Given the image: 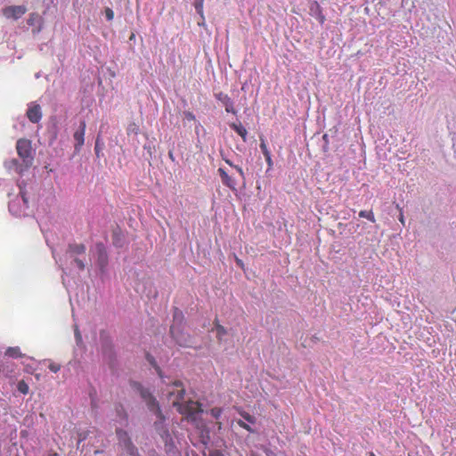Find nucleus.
I'll return each instance as SVG.
<instances>
[{
    "instance_id": "nucleus-19",
    "label": "nucleus",
    "mask_w": 456,
    "mask_h": 456,
    "mask_svg": "<svg viewBox=\"0 0 456 456\" xmlns=\"http://www.w3.org/2000/svg\"><path fill=\"white\" fill-rule=\"evenodd\" d=\"M216 337L219 340L222 339V338L226 334V330L224 326L216 323Z\"/></svg>"
},
{
    "instance_id": "nucleus-33",
    "label": "nucleus",
    "mask_w": 456,
    "mask_h": 456,
    "mask_svg": "<svg viewBox=\"0 0 456 456\" xmlns=\"http://www.w3.org/2000/svg\"><path fill=\"white\" fill-rule=\"evenodd\" d=\"M399 221L404 224V217H403V215L401 213L400 216H399Z\"/></svg>"
},
{
    "instance_id": "nucleus-14",
    "label": "nucleus",
    "mask_w": 456,
    "mask_h": 456,
    "mask_svg": "<svg viewBox=\"0 0 456 456\" xmlns=\"http://www.w3.org/2000/svg\"><path fill=\"white\" fill-rule=\"evenodd\" d=\"M231 127L241 136L244 142H246L248 133L246 128L240 123L232 124Z\"/></svg>"
},
{
    "instance_id": "nucleus-4",
    "label": "nucleus",
    "mask_w": 456,
    "mask_h": 456,
    "mask_svg": "<svg viewBox=\"0 0 456 456\" xmlns=\"http://www.w3.org/2000/svg\"><path fill=\"white\" fill-rule=\"evenodd\" d=\"M20 195L9 203L10 212L16 216L27 215L28 209V197L25 185L20 184Z\"/></svg>"
},
{
    "instance_id": "nucleus-38",
    "label": "nucleus",
    "mask_w": 456,
    "mask_h": 456,
    "mask_svg": "<svg viewBox=\"0 0 456 456\" xmlns=\"http://www.w3.org/2000/svg\"><path fill=\"white\" fill-rule=\"evenodd\" d=\"M210 456H220L219 453H212Z\"/></svg>"
},
{
    "instance_id": "nucleus-16",
    "label": "nucleus",
    "mask_w": 456,
    "mask_h": 456,
    "mask_svg": "<svg viewBox=\"0 0 456 456\" xmlns=\"http://www.w3.org/2000/svg\"><path fill=\"white\" fill-rule=\"evenodd\" d=\"M183 318V313L175 308L173 314L174 323L172 325L181 327Z\"/></svg>"
},
{
    "instance_id": "nucleus-21",
    "label": "nucleus",
    "mask_w": 456,
    "mask_h": 456,
    "mask_svg": "<svg viewBox=\"0 0 456 456\" xmlns=\"http://www.w3.org/2000/svg\"><path fill=\"white\" fill-rule=\"evenodd\" d=\"M18 390L23 394V395H27L28 393V385L24 381V380H20L19 383H18Z\"/></svg>"
},
{
    "instance_id": "nucleus-13",
    "label": "nucleus",
    "mask_w": 456,
    "mask_h": 456,
    "mask_svg": "<svg viewBox=\"0 0 456 456\" xmlns=\"http://www.w3.org/2000/svg\"><path fill=\"white\" fill-rule=\"evenodd\" d=\"M218 172L220 174L223 183L229 188L235 190V181L231 176H229L228 174L223 168H219Z\"/></svg>"
},
{
    "instance_id": "nucleus-40",
    "label": "nucleus",
    "mask_w": 456,
    "mask_h": 456,
    "mask_svg": "<svg viewBox=\"0 0 456 456\" xmlns=\"http://www.w3.org/2000/svg\"><path fill=\"white\" fill-rule=\"evenodd\" d=\"M370 456H376L373 452H370Z\"/></svg>"
},
{
    "instance_id": "nucleus-36",
    "label": "nucleus",
    "mask_w": 456,
    "mask_h": 456,
    "mask_svg": "<svg viewBox=\"0 0 456 456\" xmlns=\"http://www.w3.org/2000/svg\"><path fill=\"white\" fill-rule=\"evenodd\" d=\"M225 162L231 167H234V165L229 159H225Z\"/></svg>"
},
{
    "instance_id": "nucleus-35",
    "label": "nucleus",
    "mask_w": 456,
    "mask_h": 456,
    "mask_svg": "<svg viewBox=\"0 0 456 456\" xmlns=\"http://www.w3.org/2000/svg\"><path fill=\"white\" fill-rule=\"evenodd\" d=\"M186 117L188 119H194V116L191 113H187Z\"/></svg>"
},
{
    "instance_id": "nucleus-11",
    "label": "nucleus",
    "mask_w": 456,
    "mask_h": 456,
    "mask_svg": "<svg viewBox=\"0 0 456 456\" xmlns=\"http://www.w3.org/2000/svg\"><path fill=\"white\" fill-rule=\"evenodd\" d=\"M27 116L31 122L37 123L42 117L40 106L31 105L27 111Z\"/></svg>"
},
{
    "instance_id": "nucleus-28",
    "label": "nucleus",
    "mask_w": 456,
    "mask_h": 456,
    "mask_svg": "<svg viewBox=\"0 0 456 456\" xmlns=\"http://www.w3.org/2000/svg\"><path fill=\"white\" fill-rule=\"evenodd\" d=\"M210 413L214 418L218 419L222 413V410L220 408H213Z\"/></svg>"
},
{
    "instance_id": "nucleus-42",
    "label": "nucleus",
    "mask_w": 456,
    "mask_h": 456,
    "mask_svg": "<svg viewBox=\"0 0 456 456\" xmlns=\"http://www.w3.org/2000/svg\"><path fill=\"white\" fill-rule=\"evenodd\" d=\"M169 157L172 159L173 158V154L171 152H169Z\"/></svg>"
},
{
    "instance_id": "nucleus-34",
    "label": "nucleus",
    "mask_w": 456,
    "mask_h": 456,
    "mask_svg": "<svg viewBox=\"0 0 456 456\" xmlns=\"http://www.w3.org/2000/svg\"><path fill=\"white\" fill-rule=\"evenodd\" d=\"M236 263L238 264L239 266L243 267L242 261L240 259L237 258V257H236Z\"/></svg>"
},
{
    "instance_id": "nucleus-31",
    "label": "nucleus",
    "mask_w": 456,
    "mask_h": 456,
    "mask_svg": "<svg viewBox=\"0 0 456 456\" xmlns=\"http://www.w3.org/2000/svg\"><path fill=\"white\" fill-rule=\"evenodd\" d=\"M234 168L237 170V172L240 174V175L244 178V172H243L242 168L239 166H234Z\"/></svg>"
},
{
    "instance_id": "nucleus-18",
    "label": "nucleus",
    "mask_w": 456,
    "mask_h": 456,
    "mask_svg": "<svg viewBox=\"0 0 456 456\" xmlns=\"http://www.w3.org/2000/svg\"><path fill=\"white\" fill-rule=\"evenodd\" d=\"M359 216L367 218L368 220H370L372 223H374L376 221L372 211L362 210L359 213Z\"/></svg>"
},
{
    "instance_id": "nucleus-29",
    "label": "nucleus",
    "mask_w": 456,
    "mask_h": 456,
    "mask_svg": "<svg viewBox=\"0 0 456 456\" xmlns=\"http://www.w3.org/2000/svg\"><path fill=\"white\" fill-rule=\"evenodd\" d=\"M105 15L108 20H111L114 18V12L110 8H106Z\"/></svg>"
},
{
    "instance_id": "nucleus-22",
    "label": "nucleus",
    "mask_w": 456,
    "mask_h": 456,
    "mask_svg": "<svg viewBox=\"0 0 456 456\" xmlns=\"http://www.w3.org/2000/svg\"><path fill=\"white\" fill-rule=\"evenodd\" d=\"M237 424L245 428L246 430H248V432L250 433H255V430L248 425L247 424V421H243L242 419H238L237 420Z\"/></svg>"
},
{
    "instance_id": "nucleus-20",
    "label": "nucleus",
    "mask_w": 456,
    "mask_h": 456,
    "mask_svg": "<svg viewBox=\"0 0 456 456\" xmlns=\"http://www.w3.org/2000/svg\"><path fill=\"white\" fill-rule=\"evenodd\" d=\"M195 9L197 12L200 15L202 21H204L205 17L203 14V0H197L195 3Z\"/></svg>"
},
{
    "instance_id": "nucleus-2",
    "label": "nucleus",
    "mask_w": 456,
    "mask_h": 456,
    "mask_svg": "<svg viewBox=\"0 0 456 456\" xmlns=\"http://www.w3.org/2000/svg\"><path fill=\"white\" fill-rule=\"evenodd\" d=\"M140 395L148 409L157 417V419L154 422V428L156 432L159 435L163 442L167 444L172 438L165 422V417L161 411L159 402L148 389L141 388Z\"/></svg>"
},
{
    "instance_id": "nucleus-24",
    "label": "nucleus",
    "mask_w": 456,
    "mask_h": 456,
    "mask_svg": "<svg viewBox=\"0 0 456 456\" xmlns=\"http://www.w3.org/2000/svg\"><path fill=\"white\" fill-rule=\"evenodd\" d=\"M240 415L242 416V418L248 421V423L250 424H255L256 422V418L253 417L252 415L247 413V412H241Z\"/></svg>"
},
{
    "instance_id": "nucleus-23",
    "label": "nucleus",
    "mask_w": 456,
    "mask_h": 456,
    "mask_svg": "<svg viewBox=\"0 0 456 456\" xmlns=\"http://www.w3.org/2000/svg\"><path fill=\"white\" fill-rule=\"evenodd\" d=\"M75 338H76V342H77V346H81L82 345V336H81V333L78 330V327L77 325H75Z\"/></svg>"
},
{
    "instance_id": "nucleus-25",
    "label": "nucleus",
    "mask_w": 456,
    "mask_h": 456,
    "mask_svg": "<svg viewBox=\"0 0 456 456\" xmlns=\"http://www.w3.org/2000/svg\"><path fill=\"white\" fill-rule=\"evenodd\" d=\"M139 132V127L134 124H130L127 127V133L128 134H137Z\"/></svg>"
},
{
    "instance_id": "nucleus-30",
    "label": "nucleus",
    "mask_w": 456,
    "mask_h": 456,
    "mask_svg": "<svg viewBox=\"0 0 456 456\" xmlns=\"http://www.w3.org/2000/svg\"><path fill=\"white\" fill-rule=\"evenodd\" d=\"M317 11H318V14H317V19L319 20V21L322 24L325 20V18L324 16L322 14L321 11L319 10V6H317Z\"/></svg>"
},
{
    "instance_id": "nucleus-27",
    "label": "nucleus",
    "mask_w": 456,
    "mask_h": 456,
    "mask_svg": "<svg viewBox=\"0 0 456 456\" xmlns=\"http://www.w3.org/2000/svg\"><path fill=\"white\" fill-rule=\"evenodd\" d=\"M39 15L32 13L30 14L29 19L28 20V23L29 25H34L35 22L39 20Z\"/></svg>"
},
{
    "instance_id": "nucleus-44",
    "label": "nucleus",
    "mask_w": 456,
    "mask_h": 456,
    "mask_svg": "<svg viewBox=\"0 0 456 456\" xmlns=\"http://www.w3.org/2000/svg\"><path fill=\"white\" fill-rule=\"evenodd\" d=\"M250 456H257V455H256V454H255V453H252Z\"/></svg>"
},
{
    "instance_id": "nucleus-39",
    "label": "nucleus",
    "mask_w": 456,
    "mask_h": 456,
    "mask_svg": "<svg viewBox=\"0 0 456 456\" xmlns=\"http://www.w3.org/2000/svg\"><path fill=\"white\" fill-rule=\"evenodd\" d=\"M49 456H59L57 453H52Z\"/></svg>"
},
{
    "instance_id": "nucleus-32",
    "label": "nucleus",
    "mask_w": 456,
    "mask_h": 456,
    "mask_svg": "<svg viewBox=\"0 0 456 456\" xmlns=\"http://www.w3.org/2000/svg\"><path fill=\"white\" fill-rule=\"evenodd\" d=\"M94 150H95L96 155H97V156H99V153H100V147H99V142H98V140L96 141Z\"/></svg>"
},
{
    "instance_id": "nucleus-9",
    "label": "nucleus",
    "mask_w": 456,
    "mask_h": 456,
    "mask_svg": "<svg viewBox=\"0 0 456 456\" xmlns=\"http://www.w3.org/2000/svg\"><path fill=\"white\" fill-rule=\"evenodd\" d=\"M27 9L23 5H12L3 9V14L7 19L18 20L25 12Z\"/></svg>"
},
{
    "instance_id": "nucleus-5",
    "label": "nucleus",
    "mask_w": 456,
    "mask_h": 456,
    "mask_svg": "<svg viewBox=\"0 0 456 456\" xmlns=\"http://www.w3.org/2000/svg\"><path fill=\"white\" fill-rule=\"evenodd\" d=\"M92 252H94L96 265L101 273H105L107 272V266L109 264V256L105 246L101 242L96 243L94 249L92 250Z\"/></svg>"
},
{
    "instance_id": "nucleus-15",
    "label": "nucleus",
    "mask_w": 456,
    "mask_h": 456,
    "mask_svg": "<svg viewBox=\"0 0 456 456\" xmlns=\"http://www.w3.org/2000/svg\"><path fill=\"white\" fill-rule=\"evenodd\" d=\"M260 148L262 150V152H263V154H264V156L265 158V160H266L268 166L271 167L273 166L271 153L268 151L267 146H266V144H265L264 140H261Z\"/></svg>"
},
{
    "instance_id": "nucleus-7",
    "label": "nucleus",
    "mask_w": 456,
    "mask_h": 456,
    "mask_svg": "<svg viewBox=\"0 0 456 456\" xmlns=\"http://www.w3.org/2000/svg\"><path fill=\"white\" fill-rule=\"evenodd\" d=\"M170 333L173 338L176 341V343L181 346H191V336L184 332L182 327H178L176 325H172L170 328Z\"/></svg>"
},
{
    "instance_id": "nucleus-12",
    "label": "nucleus",
    "mask_w": 456,
    "mask_h": 456,
    "mask_svg": "<svg viewBox=\"0 0 456 456\" xmlns=\"http://www.w3.org/2000/svg\"><path fill=\"white\" fill-rule=\"evenodd\" d=\"M216 98L224 105L225 110L227 112H232L233 114L235 113L233 102L227 94L220 93L216 95Z\"/></svg>"
},
{
    "instance_id": "nucleus-3",
    "label": "nucleus",
    "mask_w": 456,
    "mask_h": 456,
    "mask_svg": "<svg viewBox=\"0 0 456 456\" xmlns=\"http://www.w3.org/2000/svg\"><path fill=\"white\" fill-rule=\"evenodd\" d=\"M86 248L82 243H72L69 244L64 257H60L57 260L60 266L64 270L68 268L69 265L71 268H75L79 272H82L86 269Z\"/></svg>"
},
{
    "instance_id": "nucleus-10",
    "label": "nucleus",
    "mask_w": 456,
    "mask_h": 456,
    "mask_svg": "<svg viewBox=\"0 0 456 456\" xmlns=\"http://www.w3.org/2000/svg\"><path fill=\"white\" fill-rule=\"evenodd\" d=\"M86 122L81 121L78 129L74 133V140L76 142L75 150L78 151L85 142V131H86Z\"/></svg>"
},
{
    "instance_id": "nucleus-6",
    "label": "nucleus",
    "mask_w": 456,
    "mask_h": 456,
    "mask_svg": "<svg viewBox=\"0 0 456 456\" xmlns=\"http://www.w3.org/2000/svg\"><path fill=\"white\" fill-rule=\"evenodd\" d=\"M16 149L18 155L23 159L26 166L31 165L33 157L30 141L26 139H20L17 142Z\"/></svg>"
},
{
    "instance_id": "nucleus-37",
    "label": "nucleus",
    "mask_w": 456,
    "mask_h": 456,
    "mask_svg": "<svg viewBox=\"0 0 456 456\" xmlns=\"http://www.w3.org/2000/svg\"><path fill=\"white\" fill-rule=\"evenodd\" d=\"M322 139L326 142V143L328 142V135L327 134H324L322 136Z\"/></svg>"
},
{
    "instance_id": "nucleus-26",
    "label": "nucleus",
    "mask_w": 456,
    "mask_h": 456,
    "mask_svg": "<svg viewBox=\"0 0 456 456\" xmlns=\"http://www.w3.org/2000/svg\"><path fill=\"white\" fill-rule=\"evenodd\" d=\"M48 368L53 371V372H58L60 370H61V365L60 364H57V363H54L53 362L50 361V363H49V366Z\"/></svg>"
},
{
    "instance_id": "nucleus-41",
    "label": "nucleus",
    "mask_w": 456,
    "mask_h": 456,
    "mask_svg": "<svg viewBox=\"0 0 456 456\" xmlns=\"http://www.w3.org/2000/svg\"><path fill=\"white\" fill-rule=\"evenodd\" d=\"M40 77L39 73L36 75V77L38 78Z\"/></svg>"
},
{
    "instance_id": "nucleus-1",
    "label": "nucleus",
    "mask_w": 456,
    "mask_h": 456,
    "mask_svg": "<svg viewBox=\"0 0 456 456\" xmlns=\"http://www.w3.org/2000/svg\"><path fill=\"white\" fill-rule=\"evenodd\" d=\"M184 395L185 388L180 381L166 383L165 387H161L162 399L176 408L180 414L185 415L188 420L196 423L202 412L200 404L191 399L185 400Z\"/></svg>"
},
{
    "instance_id": "nucleus-43",
    "label": "nucleus",
    "mask_w": 456,
    "mask_h": 456,
    "mask_svg": "<svg viewBox=\"0 0 456 456\" xmlns=\"http://www.w3.org/2000/svg\"><path fill=\"white\" fill-rule=\"evenodd\" d=\"M84 439H85V436L80 437V438H79V441H82V440H84Z\"/></svg>"
},
{
    "instance_id": "nucleus-17",
    "label": "nucleus",
    "mask_w": 456,
    "mask_h": 456,
    "mask_svg": "<svg viewBox=\"0 0 456 456\" xmlns=\"http://www.w3.org/2000/svg\"><path fill=\"white\" fill-rule=\"evenodd\" d=\"M5 354L8 356L13 357V358H18V357L22 356V354L20 353V348L17 346L16 347H9L5 352Z\"/></svg>"
},
{
    "instance_id": "nucleus-8",
    "label": "nucleus",
    "mask_w": 456,
    "mask_h": 456,
    "mask_svg": "<svg viewBox=\"0 0 456 456\" xmlns=\"http://www.w3.org/2000/svg\"><path fill=\"white\" fill-rule=\"evenodd\" d=\"M117 434L118 436L119 442L123 445L126 453H128L130 456H139L137 449L127 437V434L122 430H118Z\"/></svg>"
}]
</instances>
